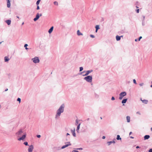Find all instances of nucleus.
I'll list each match as a JSON object with an SVG mask.
<instances>
[{
    "label": "nucleus",
    "instance_id": "obj_1",
    "mask_svg": "<svg viewBox=\"0 0 152 152\" xmlns=\"http://www.w3.org/2000/svg\"><path fill=\"white\" fill-rule=\"evenodd\" d=\"M84 78V80H86L87 82L88 83H91L92 81V77L91 75L86 76Z\"/></svg>",
    "mask_w": 152,
    "mask_h": 152
},
{
    "label": "nucleus",
    "instance_id": "obj_2",
    "mask_svg": "<svg viewBox=\"0 0 152 152\" xmlns=\"http://www.w3.org/2000/svg\"><path fill=\"white\" fill-rule=\"evenodd\" d=\"M93 70L92 69H91L87 71H84L80 73V75H81L85 72H86V74L84 75H83V76H88V75L91 72H93Z\"/></svg>",
    "mask_w": 152,
    "mask_h": 152
},
{
    "label": "nucleus",
    "instance_id": "obj_3",
    "mask_svg": "<svg viewBox=\"0 0 152 152\" xmlns=\"http://www.w3.org/2000/svg\"><path fill=\"white\" fill-rule=\"evenodd\" d=\"M62 113H63V112H62V111L59 110L58 109L56 111V113L55 115V119H58L59 118L60 116H61V114Z\"/></svg>",
    "mask_w": 152,
    "mask_h": 152
},
{
    "label": "nucleus",
    "instance_id": "obj_4",
    "mask_svg": "<svg viewBox=\"0 0 152 152\" xmlns=\"http://www.w3.org/2000/svg\"><path fill=\"white\" fill-rule=\"evenodd\" d=\"M126 95V92L123 91L121 92L119 94V99L121 100L123 97Z\"/></svg>",
    "mask_w": 152,
    "mask_h": 152
},
{
    "label": "nucleus",
    "instance_id": "obj_5",
    "mask_svg": "<svg viewBox=\"0 0 152 152\" xmlns=\"http://www.w3.org/2000/svg\"><path fill=\"white\" fill-rule=\"evenodd\" d=\"M33 62L34 63H38L39 62V58L37 57H35L31 59Z\"/></svg>",
    "mask_w": 152,
    "mask_h": 152
},
{
    "label": "nucleus",
    "instance_id": "obj_6",
    "mask_svg": "<svg viewBox=\"0 0 152 152\" xmlns=\"http://www.w3.org/2000/svg\"><path fill=\"white\" fill-rule=\"evenodd\" d=\"M65 107V104H63L59 107L58 110H59L62 111V112L63 113L64 111Z\"/></svg>",
    "mask_w": 152,
    "mask_h": 152
},
{
    "label": "nucleus",
    "instance_id": "obj_7",
    "mask_svg": "<svg viewBox=\"0 0 152 152\" xmlns=\"http://www.w3.org/2000/svg\"><path fill=\"white\" fill-rule=\"evenodd\" d=\"M42 15L41 14H40L38 13L37 14L36 17L33 20L34 21H36Z\"/></svg>",
    "mask_w": 152,
    "mask_h": 152
},
{
    "label": "nucleus",
    "instance_id": "obj_8",
    "mask_svg": "<svg viewBox=\"0 0 152 152\" xmlns=\"http://www.w3.org/2000/svg\"><path fill=\"white\" fill-rule=\"evenodd\" d=\"M23 130L21 129L16 133V135L18 137H19L23 133Z\"/></svg>",
    "mask_w": 152,
    "mask_h": 152
},
{
    "label": "nucleus",
    "instance_id": "obj_9",
    "mask_svg": "<svg viewBox=\"0 0 152 152\" xmlns=\"http://www.w3.org/2000/svg\"><path fill=\"white\" fill-rule=\"evenodd\" d=\"M33 149H34L33 145H30L29 146V147L28 149V152H32Z\"/></svg>",
    "mask_w": 152,
    "mask_h": 152
},
{
    "label": "nucleus",
    "instance_id": "obj_10",
    "mask_svg": "<svg viewBox=\"0 0 152 152\" xmlns=\"http://www.w3.org/2000/svg\"><path fill=\"white\" fill-rule=\"evenodd\" d=\"M26 137V134H24L23 136L18 139V140L19 141H20L21 140H24L25 138Z\"/></svg>",
    "mask_w": 152,
    "mask_h": 152
},
{
    "label": "nucleus",
    "instance_id": "obj_11",
    "mask_svg": "<svg viewBox=\"0 0 152 152\" xmlns=\"http://www.w3.org/2000/svg\"><path fill=\"white\" fill-rule=\"evenodd\" d=\"M67 143H68V144L64 145L61 147L62 149H64L65 148L67 147L68 146L71 145V144L70 142H68Z\"/></svg>",
    "mask_w": 152,
    "mask_h": 152
},
{
    "label": "nucleus",
    "instance_id": "obj_12",
    "mask_svg": "<svg viewBox=\"0 0 152 152\" xmlns=\"http://www.w3.org/2000/svg\"><path fill=\"white\" fill-rule=\"evenodd\" d=\"M71 132L72 133L73 136L74 137H76V134L75 133V129L74 128V129H71Z\"/></svg>",
    "mask_w": 152,
    "mask_h": 152
},
{
    "label": "nucleus",
    "instance_id": "obj_13",
    "mask_svg": "<svg viewBox=\"0 0 152 152\" xmlns=\"http://www.w3.org/2000/svg\"><path fill=\"white\" fill-rule=\"evenodd\" d=\"M123 37V36H118V35H117L116 36V40L117 41H119L121 39V37Z\"/></svg>",
    "mask_w": 152,
    "mask_h": 152
},
{
    "label": "nucleus",
    "instance_id": "obj_14",
    "mask_svg": "<svg viewBox=\"0 0 152 152\" xmlns=\"http://www.w3.org/2000/svg\"><path fill=\"white\" fill-rule=\"evenodd\" d=\"M7 7L9 8L10 7V0H7Z\"/></svg>",
    "mask_w": 152,
    "mask_h": 152
},
{
    "label": "nucleus",
    "instance_id": "obj_15",
    "mask_svg": "<svg viewBox=\"0 0 152 152\" xmlns=\"http://www.w3.org/2000/svg\"><path fill=\"white\" fill-rule=\"evenodd\" d=\"M127 98L123 99L121 103L123 104L126 103V102L127 101ZM123 105H124V104H123Z\"/></svg>",
    "mask_w": 152,
    "mask_h": 152
},
{
    "label": "nucleus",
    "instance_id": "obj_16",
    "mask_svg": "<svg viewBox=\"0 0 152 152\" xmlns=\"http://www.w3.org/2000/svg\"><path fill=\"white\" fill-rule=\"evenodd\" d=\"M53 26H52L50 28L48 32L49 34L51 33L53 30Z\"/></svg>",
    "mask_w": 152,
    "mask_h": 152
},
{
    "label": "nucleus",
    "instance_id": "obj_17",
    "mask_svg": "<svg viewBox=\"0 0 152 152\" xmlns=\"http://www.w3.org/2000/svg\"><path fill=\"white\" fill-rule=\"evenodd\" d=\"M150 137L149 135H146L144 136V138L145 140L148 139Z\"/></svg>",
    "mask_w": 152,
    "mask_h": 152
},
{
    "label": "nucleus",
    "instance_id": "obj_18",
    "mask_svg": "<svg viewBox=\"0 0 152 152\" xmlns=\"http://www.w3.org/2000/svg\"><path fill=\"white\" fill-rule=\"evenodd\" d=\"M126 119L127 120V121L128 123H129L130 122V117L129 116H127L126 117Z\"/></svg>",
    "mask_w": 152,
    "mask_h": 152
},
{
    "label": "nucleus",
    "instance_id": "obj_19",
    "mask_svg": "<svg viewBox=\"0 0 152 152\" xmlns=\"http://www.w3.org/2000/svg\"><path fill=\"white\" fill-rule=\"evenodd\" d=\"M55 149L56 151L62 149L61 147L59 146L55 147Z\"/></svg>",
    "mask_w": 152,
    "mask_h": 152
},
{
    "label": "nucleus",
    "instance_id": "obj_20",
    "mask_svg": "<svg viewBox=\"0 0 152 152\" xmlns=\"http://www.w3.org/2000/svg\"><path fill=\"white\" fill-rule=\"evenodd\" d=\"M141 100L142 101L143 103H144L145 104H147L148 102V101L147 100L145 99L142 100L141 99Z\"/></svg>",
    "mask_w": 152,
    "mask_h": 152
},
{
    "label": "nucleus",
    "instance_id": "obj_21",
    "mask_svg": "<svg viewBox=\"0 0 152 152\" xmlns=\"http://www.w3.org/2000/svg\"><path fill=\"white\" fill-rule=\"evenodd\" d=\"M6 22L7 24L8 25H10L11 24V21L10 20H8L6 21Z\"/></svg>",
    "mask_w": 152,
    "mask_h": 152
},
{
    "label": "nucleus",
    "instance_id": "obj_22",
    "mask_svg": "<svg viewBox=\"0 0 152 152\" xmlns=\"http://www.w3.org/2000/svg\"><path fill=\"white\" fill-rule=\"evenodd\" d=\"M77 34L78 36L83 35V34L80 32L79 30H78L77 31Z\"/></svg>",
    "mask_w": 152,
    "mask_h": 152
},
{
    "label": "nucleus",
    "instance_id": "obj_23",
    "mask_svg": "<svg viewBox=\"0 0 152 152\" xmlns=\"http://www.w3.org/2000/svg\"><path fill=\"white\" fill-rule=\"evenodd\" d=\"M80 123L78 124V125L77 126V128L76 130V131H77V132H78L80 128Z\"/></svg>",
    "mask_w": 152,
    "mask_h": 152
},
{
    "label": "nucleus",
    "instance_id": "obj_24",
    "mask_svg": "<svg viewBox=\"0 0 152 152\" xmlns=\"http://www.w3.org/2000/svg\"><path fill=\"white\" fill-rule=\"evenodd\" d=\"M4 59V61L5 62L8 61L10 59L7 56L5 57Z\"/></svg>",
    "mask_w": 152,
    "mask_h": 152
},
{
    "label": "nucleus",
    "instance_id": "obj_25",
    "mask_svg": "<svg viewBox=\"0 0 152 152\" xmlns=\"http://www.w3.org/2000/svg\"><path fill=\"white\" fill-rule=\"evenodd\" d=\"M116 139L117 140H121V138L120 137L119 135H118L117 136Z\"/></svg>",
    "mask_w": 152,
    "mask_h": 152
},
{
    "label": "nucleus",
    "instance_id": "obj_26",
    "mask_svg": "<svg viewBox=\"0 0 152 152\" xmlns=\"http://www.w3.org/2000/svg\"><path fill=\"white\" fill-rule=\"evenodd\" d=\"M40 1H41L40 0H37L36 3V5H39Z\"/></svg>",
    "mask_w": 152,
    "mask_h": 152
},
{
    "label": "nucleus",
    "instance_id": "obj_27",
    "mask_svg": "<svg viewBox=\"0 0 152 152\" xmlns=\"http://www.w3.org/2000/svg\"><path fill=\"white\" fill-rule=\"evenodd\" d=\"M95 28H96V29L97 30H98L100 28L99 26L98 25H96L95 27Z\"/></svg>",
    "mask_w": 152,
    "mask_h": 152
},
{
    "label": "nucleus",
    "instance_id": "obj_28",
    "mask_svg": "<svg viewBox=\"0 0 152 152\" xmlns=\"http://www.w3.org/2000/svg\"><path fill=\"white\" fill-rule=\"evenodd\" d=\"M54 4L55 5L58 6V3L57 1H55L53 2Z\"/></svg>",
    "mask_w": 152,
    "mask_h": 152
},
{
    "label": "nucleus",
    "instance_id": "obj_29",
    "mask_svg": "<svg viewBox=\"0 0 152 152\" xmlns=\"http://www.w3.org/2000/svg\"><path fill=\"white\" fill-rule=\"evenodd\" d=\"M78 124V121L77 119L75 121V125H77Z\"/></svg>",
    "mask_w": 152,
    "mask_h": 152
},
{
    "label": "nucleus",
    "instance_id": "obj_30",
    "mask_svg": "<svg viewBox=\"0 0 152 152\" xmlns=\"http://www.w3.org/2000/svg\"><path fill=\"white\" fill-rule=\"evenodd\" d=\"M107 144H108V145H110L112 143V141H110L108 142H107Z\"/></svg>",
    "mask_w": 152,
    "mask_h": 152
},
{
    "label": "nucleus",
    "instance_id": "obj_31",
    "mask_svg": "<svg viewBox=\"0 0 152 152\" xmlns=\"http://www.w3.org/2000/svg\"><path fill=\"white\" fill-rule=\"evenodd\" d=\"M83 67H80V70H79V71L80 72H81L83 70Z\"/></svg>",
    "mask_w": 152,
    "mask_h": 152
},
{
    "label": "nucleus",
    "instance_id": "obj_32",
    "mask_svg": "<svg viewBox=\"0 0 152 152\" xmlns=\"http://www.w3.org/2000/svg\"><path fill=\"white\" fill-rule=\"evenodd\" d=\"M23 144L26 146L28 145V142H24Z\"/></svg>",
    "mask_w": 152,
    "mask_h": 152
},
{
    "label": "nucleus",
    "instance_id": "obj_33",
    "mask_svg": "<svg viewBox=\"0 0 152 152\" xmlns=\"http://www.w3.org/2000/svg\"><path fill=\"white\" fill-rule=\"evenodd\" d=\"M17 100L19 102V103H20L21 102V99L19 98H18L17 99Z\"/></svg>",
    "mask_w": 152,
    "mask_h": 152
},
{
    "label": "nucleus",
    "instance_id": "obj_34",
    "mask_svg": "<svg viewBox=\"0 0 152 152\" xmlns=\"http://www.w3.org/2000/svg\"><path fill=\"white\" fill-rule=\"evenodd\" d=\"M133 82L135 84H137V83L136 81V80L135 79L133 80Z\"/></svg>",
    "mask_w": 152,
    "mask_h": 152
},
{
    "label": "nucleus",
    "instance_id": "obj_35",
    "mask_svg": "<svg viewBox=\"0 0 152 152\" xmlns=\"http://www.w3.org/2000/svg\"><path fill=\"white\" fill-rule=\"evenodd\" d=\"M90 36L92 38H94L95 37V36L92 34L90 35Z\"/></svg>",
    "mask_w": 152,
    "mask_h": 152
},
{
    "label": "nucleus",
    "instance_id": "obj_36",
    "mask_svg": "<svg viewBox=\"0 0 152 152\" xmlns=\"http://www.w3.org/2000/svg\"><path fill=\"white\" fill-rule=\"evenodd\" d=\"M142 25L143 26H144L145 25V23L144 20H142Z\"/></svg>",
    "mask_w": 152,
    "mask_h": 152
},
{
    "label": "nucleus",
    "instance_id": "obj_37",
    "mask_svg": "<svg viewBox=\"0 0 152 152\" xmlns=\"http://www.w3.org/2000/svg\"><path fill=\"white\" fill-rule=\"evenodd\" d=\"M40 9V8H39V5H37V10H39Z\"/></svg>",
    "mask_w": 152,
    "mask_h": 152
},
{
    "label": "nucleus",
    "instance_id": "obj_38",
    "mask_svg": "<svg viewBox=\"0 0 152 152\" xmlns=\"http://www.w3.org/2000/svg\"><path fill=\"white\" fill-rule=\"evenodd\" d=\"M111 99L112 100H115V98L114 97L112 96L111 98Z\"/></svg>",
    "mask_w": 152,
    "mask_h": 152
},
{
    "label": "nucleus",
    "instance_id": "obj_39",
    "mask_svg": "<svg viewBox=\"0 0 152 152\" xmlns=\"http://www.w3.org/2000/svg\"><path fill=\"white\" fill-rule=\"evenodd\" d=\"M142 37L141 36L139 37V38H138V40L139 41H140V40L141 39H142Z\"/></svg>",
    "mask_w": 152,
    "mask_h": 152
},
{
    "label": "nucleus",
    "instance_id": "obj_40",
    "mask_svg": "<svg viewBox=\"0 0 152 152\" xmlns=\"http://www.w3.org/2000/svg\"><path fill=\"white\" fill-rule=\"evenodd\" d=\"M143 85L144 83H142L139 84V85L140 86H142Z\"/></svg>",
    "mask_w": 152,
    "mask_h": 152
},
{
    "label": "nucleus",
    "instance_id": "obj_41",
    "mask_svg": "<svg viewBox=\"0 0 152 152\" xmlns=\"http://www.w3.org/2000/svg\"><path fill=\"white\" fill-rule=\"evenodd\" d=\"M136 113L137 114H139V115H141V113H140V112H139V111H138V112H137Z\"/></svg>",
    "mask_w": 152,
    "mask_h": 152
},
{
    "label": "nucleus",
    "instance_id": "obj_42",
    "mask_svg": "<svg viewBox=\"0 0 152 152\" xmlns=\"http://www.w3.org/2000/svg\"><path fill=\"white\" fill-rule=\"evenodd\" d=\"M37 137L38 138H39L41 137V135H37Z\"/></svg>",
    "mask_w": 152,
    "mask_h": 152
},
{
    "label": "nucleus",
    "instance_id": "obj_43",
    "mask_svg": "<svg viewBox=\"0 0 152 152\" xmlns=\"http://www.w3.org/2000/svg\"><path fill=\"white\" fill-rule=\"evenodd\" d=\"M136 12L137 13H138L139 11V9H137L136 10Z\"/></svg>",
    "mask_w": 152,
    "mask_h": 152
},
{
    "label": "nucleus",
    "instance_id": "obj_44",
    "mask_svg": "<svg viewBox=\"0 0 152 152\" xmlns=\"http://www.w3.org/2000/svg\"><path fill=\"white\" fill-rule=\"evenodd\" d=\"M121 33H122V34H123V33H125V31H124V30L121 31Z\"/></svg>",
    "mask_w": 152,
    "mask_h": 152
},
{
    "label": "nucleus",
    "instance_id": "obj_45",
    "mask_svg": "<svg viewBox=\"0 0 152 152\" xmlns=\"http://www.w3.org/2000/svg\"><path fill=\"white\" fill-rule=\"evenodd\" d=\"M28 46V44H25V45H24V47L25 48H26V47H27V46Z\"/></svg>",
    "mask_w": 152,
    "mask_h": 152
},
{
    "label": "nucleus",
    "instance_id": "obj_46",
    "mask_svg": "<svg viewBox=\"0 0 152 152\" xmlns=\"http://www.w3.org/2000/svg\"><path fill=\"white\" fill-rule=\"evenodd\" d=\"M72 152H79L78 151L74 150L72 151Z\"/></svg>",
    "mask_w": 152,
    "mask_h": 152
},
{
    "label": "nucleus",
    "instance_id": "obj_47",
    "mask_svg": "<svg viewBox=\"0 0 152 152\" xmlns=\"http://www.w3.org/2000/svg\"><path fill=\"white\" fill-rule=\"evenodd\" d=\"M130 83V81H126V83L128 84L129 83Z\"/></svg>",
    "mask_w": 152,
    "mask_h": 152
},
{
    "label": "nucleus",
    "instance_id": "obj_48",
    "mask_svg": "<svg viewBox=\"0 0 152 152\" xmlns=\"http://www.w3.org/2000/svg\"><path fill=\"white\" fill-rule=\"evenodd\" d=\"M149 152H152V148L149 150Z\"/></svg>",
    "mask_w": 152,
    "mask_h": 152
},
{
    "label": "nucleus",
    "instance_id": "obj_49",
    "mask_svg": "<svg viewBox=\"0 0 152 152\" xmlns=\"http://www.w3.org/2000/svg\"><path fill=\"white\" fill-rule=\"evenodd\" d=\"M77 149L81 150H83V148H79Z\"/></svg>",
    "mask_w": 152,
    "mask_h": 152
},
{
    "label": "nucleus",
    "instance_id": "obj_50",
    "mask_svg": "<svg viewBox=\"0 0 152 152\" xmlns=\"http://www.w3.org/2000/svg\"><path fill=\"white\" fill-rule=\"evenodd\" d=\"M136 148L137 149L140 148V147L139 146H137L136 147Z\"/></svg>",
    "mask_w": 152,
    "mask_h": 152
},
{
    "label": "nucleus",
    "instance_id": "obj_51",
    "mask_svg": "<svg viewBox=\"0 0 152 152\" xmlns=\"http://www.w3.org/2000/svg\"><path fill=\"white\" fill-rule=\"evenodd\" d=\"M105 138V137L104 136H103L102 137V139H104Z\"/></svg>",
    "mask_w": 152,
    "mask_h": 152
},
{
    "label": "nucleus",
    "instance_id": "obj_52",
    "mask_svg": "<svg viewBox=\"0 0 152 152\" xmlns=\"http://www.w3.org/2000/svg\"><path fill=\"white\" fill-rule=\"evenodd\" d=\"M67 139H66V140L67 141H68V140H69V137H67Z\"/></svg>",
    "mask_w": 152,
    "mask_h": 152
},
{
    "label": "nucleus",
    "instance_id": "obj_53",
    "mask_svg": "<svg viewBox=\"0 0 152 152\" xmlns=\"http://www.w3.org/2000/svg\"><path fill=\"white\" fill-rule=\"evenodd\" d=\"M68 135H70V134L68 133H67L66 134V136H67Z\"/></svg>",
    "mask_w": 152,
    "mask_h": 152
},
{
    "label": "nucleus",
    "instance_id": "obj_54",
    "mask_svg": "<svg viewBox=\"0 0 152 152\" xmlns=\"http://www.w3.org/2000/svg\"><path fill=\"white\" fill-rule=\"evenodd\" d=\"M112 143H115V142L114 140L112 141Z\"/></svg>",
    "mask_w": 152,
    "mask_h": 152
},
{
    "label": "nucleus",
    "instance_id": "obj_55",
    "mask_svg": "<svg viewBox=\"0 0 152 152\" xmlns=\"http://www.w3.org/2000/svg\"><path fill=\"white\" fill-rule=\"evenodd\" d=\"M130 138H132V139H133L134 138V137H133L132 136H130Z\"/></svg>",
    "mask_w": 152,
    "mask_h": 152
},
{
    "label": "nucleus",
    "instance_id": "obj_56",
    "mask_svg": "<svg viewBox=\"0 0 152 152\" xmlns=\"http://www.w3.org/2000/svg\"><path fill=\"white\" fill-rule=\"evenodd\" d=\"M8 90V89L7 88H6V89H5V91H7Z\"/></svg>",
    "mask_w": 152,
    "mask_h": 152
},
{
    "label": "nucleus",
    "instance_id": "obj_57",
    "mask_svg": "<svg viewBox=\"0 0 152 152\" xmlns=\"http://www.w3.org/2000/svg\"><path fill=\"white\" fill-rule=\"evenodd\" d=\"M145 18V16H143V20H144V21Z\"/></svg>",
    "mask_w": 152,
    "mask_h": 152
},
{
    "label": "nucleus",
    "instance_id": "obj_58",
    "mask_svg": "<svg viewBox=\"0 0 152 152\" xmlns=\"http://www.w3.org/2000/svg\"><path fill=\"white\" fill-rule=\"evenodd\" d=\"M137 40H137V39H135V41H136V42L137 41Z\"/></svg>",
    "mask_w": 152,
    "mask_h": 152
},
{
    "label": "nucleus",
    "instance_id": "obj_59",
    "mask_svg": "<svg viewBox=\"0 0 152 152\" xmlns=\"http://www.w3.org/2000/svg\"><path fill=\"white\" fill-rule=\"evenodd\" d=\"M89 120V118H88L87 119V120L88 121Z\"/></svg>",
    "mask_w": 152,
    "mask_h": 152
},
{
    "label": "nucleus",
    "instance_id": "obj_60",
    "mask_svg": "<svg viewBox=\"0 0 152 152\" xmlns=\"http://www.w3.org/2000/svg\"><path fill=\"white\" fill-rule=\"evenodd\" d=\"M151 83H152V84L151 85L150 87L151 88H152V81L151 82Z\"/></svg>",
    "mask_w": 152,
    "mask_h": 152
},
{
    "label": "nucleus",
    "instance_id": "obj_61",
    "mask_svg": "<svg viewBox=\"0 0 152 152\" xmlns=\"http://www.w3.org/2000/svg\"><path fill=\"white\" fill-rule=\"evenodd\" d=\"M132 132H130L129 133V135L131 134H132Z\"/></svg>",
    "mask_w": 152,
    "mask_h": 152
},
{
    "label": "nucleus",
    "instance_id": "obj_62",
    "mask_svg": "<svg viewBox=\"0 0 152 152\" xmlns=\"http://www.w3.org/2000/svg\"><path fill=\"white\" fill-rule=\"evenodd\" d=\"M25 49L26 50L28 49V48H27V47H26L25 48Z\"/></svg>",
    "mask_w": 152,
    "mask_h": 152
},
{
    "label": "nucleus",
    "instance_id": "obj_63",
    "mask_svg": "<svg viewBox=\"0 0 152 152\" xmlns=\"http://www.w3.org/2000/svg\"><path fill=\"white\" fill-rule=\"evenodd\" d=\"M98 30H97V29H96V31H95L96 32Z\"/></svg>",
    "mask_w": 152,
    "mask_h": 152
},
{
    "label": "nucleus",
    "instance_id": "obj_64",
    "mask_svg": "<svg viewBox=\"0 0 152 152\" xmlns=\"http://www.w3.org/2000/svg\"><path fill=\"white\" fill-rule=\"evenodd\" d=\"M151 131H152V127H151Z\"/></svg>",
    "mask_w": 152,
    "mask_h": 152
}]
</instances>
